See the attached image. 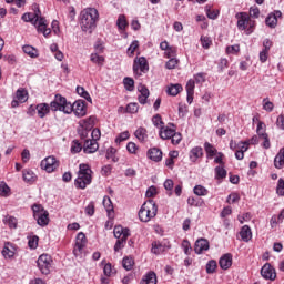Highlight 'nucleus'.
Here are the masks:
<instances>
[{
	"label": "nucleus",
	"mask_w": 284,
	"mask_h": 284,
	"mask_svg": "<svg viewBox=\"0 0 284 284\" xmlns=\"http://www.w3.org/2000/svg\"><path fill=\"white\" fill-rule=\"evenodd\" d=\"M216 267H217L216 261L214 260L209 261L206 264V273L214 274V272H216Z\"/></svg>",
	"instance_id": "47"
},
{
	"label": "nucleus",
	"mask_w": 284,
	"mask_h": 284,
	"mask_svg": "<svg viewBox=\"0 0 284 284\" xmlns=\"http://www.w3.org/2000/svg\"><path fill=\"white\" fill-rule=\"evenodd\" d=\"M227 176V171L223 166L215 168V179H225Z\"/></svg>",
	"instance_id": "45"
},
{
	"label": "nucleus",
	"mask_w": 284,
	"mask_h": 284,
	"mask_svg": "<svg viewBox=\"0 0 284 284\" xmlns=\"http://www.w3.org/2000/svg\"><path fill=\"white\" fill-rule=\"evenodd\" d=\"M182 248L184 251V254H186V256H190V254L192 252V245L190 244V241L183 240L182 241Z\"/></svg>",
	"instance_id": "55"
},
{
	"label": "nucleus",
	"mask_w": 284,
	"mask_h": 284,
	"mask_svg": "<svg viewBox=\"0 0 284 284\" xmlns=\"http://www.w3.org/2000/svg\"><path fill=\"white\" fill-rule=\"evenodd\" d=\"M170 126H161L160 129V138H162L164 141L168 139H172L174 132H176V128L174 126V124H170Z\"/></svg>",
	"instance_id": "17"
},
{
	"label": "nucleus",
	"mask_w": 284,
	"mask_h": 284,
	"mask_svg": "<svg viewBox=\"0 0 284 284\" xmlns=\"http://www.w3.org/2000/svg\"><path fill=\"white\" fill-rule=\"evenodd\" d=\"M71 112L78 118L81 119L88 114V106L85 105V101L78 100L73 104L70 103Z\"/></svg>",
	"instance_id": "9"
},
{
	"label": "nucleus",
	"mask_w": 284,
	"mask_h": 284,
	"mask_svg": "<svg viewBox=\"0 0 284 284\" xmlns=\"http://www.w3.org/2000/svg\"><path fill=\"white\" fill-rule=\"evenodd\" d=\"M126 241H128V233L124 234V237H121L120 240L116 241L114 245V252H121V250L125 247Z\"/></svg>",
	"instance_id": "38"
},
{
	"label": "nucleus",
	"mask_w": 284,
	"mask_h": 284,
	"mask_svg": "<svg viewBox=\"0 0 284 284\" xmlns=\"http://www.w3.org/2000/svg\"><path fill=\"white\" fill-rule=\"evenodd\" d=\"M128 139H130V132L124 131L115 139V143H123V141H128Z\"/></svg>",
	"instance_id": "58"
},
{
	"label": "nucleus",
	"mask_w": 284,
	"mask_h": 284,
	"mask_svg": "<svg viewBox=\"0 0 284 284\" xmlns=\"http://www.w3.org/2000/svg\"><path fill=\"white\" fill-rule=\"evenodd\" d=\"M241 52V45L234 44L226 47V54H239Z\"/></svg>",
	"instance_id": "51"
},
{
	"label": "nucleus",
	"mask_w": 284,
	"mask_h": 284,
	"mask_svg": "<svg viewBox=\"0 0 284 284\" xmlns=\"http://www.w3.org/2000/svg\"><path fill=\"white\" fill-rule=\"evenodd\" d=\"M150 70L148 60L144 57L136 58L133 63V72L136 77H141V72L145 73Z\"/></svg>",
	"instance_id": "10"
},
{
	"label": "nucleus",
	"mask_w": 284,
	"mask_h": 284,
	"mask_svg": "<svg viewBox=\"0 0 284 284\" xmlns=\"http://www.w3.org/2000/svg\"><path fill=\"white\" fill-rule=\"evenodd\" d=\"M261 276H263L265 281H276V270L273 268L270 263H266L261 268Z\"/></svg>",
	"instance_id": "14"
},
{
	"label": "nucleus",
	"mask_w": 284,
	"mask_h": 284,
	"mask_svg": "<svg viewBox=\"0 0 284 284\" xmlns=\"http://www.w3.org/2000/svg\"><path fill=\"white\" fill-rule=\"evenodd\" d=\"M41 169L48 172L49 174L54 172L59 168V161L57 158L50 155L41 161Z\"/></svg>",
	"instance_id": "11"
},
{
	"label": "nucleus",
	"mask_w": 284,
	"mask_h": 284,
	"mask_svg": "<svg viewBox=\"0 0 284 284\" xmlns=\"http://www.w3.org/2000/svg\"><path fill=\"white\" fill-rule=\"evenodd\" d=\"M276 194L278 196H284V180L283 178H280L276 186Z\"/></svg>",
	"instance_id": "57"
},
{
	"label": "nucleus",
	"mask_w": 284,
	"mask_h": 284,
	"mask_svg": "<svg viewBox=\"0 0 284 284\" xmlns=\"http://www.w3.org/2000/svg\"><path fill=\"white\" fill-rule=\"evenodd\" d=\"M274 166L277 170H283L284 168V148L280 149L278 153L274 159Z\"/></svg>",
	"instance_id": "28"
},
{
	"label": "nucleus",
	"mask_w": 284,
	"mask_h": 284,
	"mask_svg": "<svg viewBox=\"0 0 284 284\" xmlns=\"http://www.w3.org/2000/svg\"><path fill=\"white\" fill-rule=\"evenodd\" d=\"M99 150V142L94 140H84L83 152L85 154H94Z\"/></svg>",
	"instance_id": "16"
},
{
	"label": "nucleus",
	"mask_w": 284,
	"mask_h": 284,
	"mask_svg": "<svg viewBox=\"0 0 284 284\" xmlns=\"http://www.w3.org/2000/svg\"><path fill=\"white\" fill-rule=\"evenodd\" d=\"M22 179H23V182H24V183H30V184H32V183H36L38 176H37V174H36L32 170H30V169H24V170L22 171Z\"/></svg>",
	"instance_id": "21"
},
{
	"label": "nucleus",
	"mask_w": 284,
	"mask_h": 284,
	"mask_svg": "<svg viewBox=\"0 0 284 284\" xmlns=\"http://www.w3.org/2000/svg\"><path fill=\"white\" fill-rule=\"evenodd\" d=\"M3 223L10 227V230H17V225L19 224V221L17 217L12 215H6L3 217Z\"/></svg>",
	"instance_id": "33"
},
{
	"label": "nucleus",
	"mask_w": 284,
	"mask_h": 284,
	"mask_svg": "<svg viewBox=\"0 0 284 284\" xmlns=\"http://www.w3.org/2000/svg\"><path fill=\"white\" fill-rule=\"evenodd\" d=\"M134 136L140 141V143H145L148 141V129L140 126L134 132Z\"/></svg>",
	"instance_id": "29"
},
{
	"label": "nucleus",
	"mask_w": 284,
	"mask_h": 284,
	"mask_svg": "<svg viewBox=\"0 0 284 284\" xmlns=\"http://www.w3.org/2000/svg\"><path fill=\"white\" fill-rule=\"evenodd\" d=\"M183 92V85L176 83V84H169L166 88V94L169 97H176L179 93Z\"/></svg>",
	"instance_id": "24"
},
{
	"label": "nucleus",
	"mask_w": 284,
	"mask_h": 284,
	"mask_svg": "<svg viewBox=\"0 0 284 284\" xmlns=\"http://www.w3.org/2000/svg\"><path fill=\"white\" fill-rule=\"evenodd\" d=\"M88 244V237H85V233L80 232L77 235L75 240V247L73 250L74 256H81V252H83V248Z\"/></svg>",
	"instance_id": "12"
},
{
	"label": "nucleus",
	"mask_w": 284,
	"mask_h": 284,
	"mask_svg": "<svg viewBox=\"0 0 284 284\" xmlns=\"http://www.w3.org/2000/svg\"><path fill=\"white\" fill-rule=\"evenodd\" d=\"M152 123H153V125H155V128H160V130H161V128H163V120L161 119V116L159 114H156L152 118Z\"/></svg>",
	"instance_id": "60"
},
{
	"label": "nucleus",
	"mask_w": 284,
	"mask_h": 284,
	"mask_svg": "<svg viewBox=\"0 0 284 284\" xmlns=\"http://www.w3.org/2000/svg\"><path fill=\"white\" fill-rule=\"evenodd\" d=\"M10 186L6 182H0V196H9Z\"/></svg>",
	"instance_id": "48"
},
{
	"label": "nucleus",
	"mask_w": 284,
	"mask_h": 284,
	"mask_svg": "<svg viewBox=\"0 0 284 284\" xmlns=\"http://www.w3.org/2000/svg\"><path fill=\"white\" fill-rule=\"evenodd\" d=\"M97 121V118L94 115H91L87 119L80 120L79 125L82 128V130H91L94 128V122Z\"/></svg>",
	"instance_id": "23"
},
{
	"label": "nucleus",
	"mask_w": 284,
	"mask_h": 284,
	"mask_svg": "<svg viewBox=\"0 0 284 284\" xmlns=\"http://www.w3.org/2000/svg\"><path fill=\"white\" fill-rule=\"evenodd\" d=\"M124 88L128 90V92H133L134 91V79L132 78H124L123 80Z\"/></svg>",
	"instance_id": "43"
},
{
	"label": "nucleus",
	"mask_w": 284,
	"mask_h": 284,
	"mask_svg": "<svg viewBox=\"0 0 284 284\" xmlns=\"http://www.w3.org/2000/svg\"><path fill=\"white\" fill-rule=\"evenodd\" d=\"M14 252H16V250H14V246L12 245V243L6 242L1 254H2L3 258H13Z\"/></svg>",
	"instance_id": "22"
},
{
	"label": "nucleus",
	"mask_w": 284,
	"mask_h": 284,
	"mask_svg": "<svg viewBox=\"0 0 284 284\" xmlns=\"http://www.w3.org/2000/svg\"><path fill=\"white\" fill-rule=\"evenodd\" d=\"M37 263L41 274H50V268L52 267V257L50 255H40Z\"/></svg>",
	"instance_id": "8"
},
{
	"label": "nucleus",
	"mask_w": 284,
	"mask_h": 284,
	"mask_svg": "<svg viewBox=\"0 0 284 284\" xmlns=\"http://www.w3.org/2000/svg\"><path fill=\"white\" fill-rule=\"evenodd\" d=\"M148 156L151 161L159 163L163 159V152L159 148H152L148 151Z\"/></svg>",
	"instance_id": "20"
},
{
	"label": "nucleus",
	"mask_w": 284,
	"mask_h": 284,
	"mask_svg": "<svg viewBox=\"0 0 284 284\" xmlns=\"http://www.w3.org/2000/svg\"><path fill=\"white\" fill-rule=\"evenodd\" d=\"M235 19H237L239 30H245V34H252V32H254V28H256V21L252 20L247 12L236 13Z\"/></svg>",
	"instance_id": "5"
},
{
	"label": "nucleus",
	"mask_w": 284,
	"mask_h": 284,
	"mask_svg": "<svg viewBox=\"0 0 284 284\" xmlns=\"http://www.w3.org/2000/svg\"><path fill=\"white\" fill-rule=\"evenodd\" d=\"M116 26H118L119 30H125V28H128V20L125 19L124 14L119 16Z\"/></svg>",
	"instance_id": "44"
},
{
	"label": "nucleus",
	"mask_w": 284,
	"mask_h": 284,
	"mask_svg": "<svg viewBox=\"0 0 284 284\" xmlns=\"http://www.w3.org/2000/svg\"><path fill=\"white\" fill-rule=\"evenodd\" d=\"M99 21V11L94 8H87L81 12L80 26L83 32L92 34V30L97 28Z\"/></svg>",
	"instance_id": "1"
},
{
	"label": "nucleus",
	"mask_w": 284,
	"mask_h": 284,
	"mask_svg": "<svg viewBox=\"0 0 284 284\" xmlns=\"http://www.w3.org/2000/svg\"><path fill=\"white\" fill-rule=\"evenodd\" d=\"M84 212L88 216H94V202H90Z\"/></svg>",
	"instance_id": "64"
},
{
	"label": "nucleus",
	"mask_w": 284,
	"mask_h": 284,
	"mask_svg": "<svg viewBox=\"0 0 284 284\" xmlns=\"http://www.w3.org/2000/svg\"><path fill=\"white\" fill-rule=\"evenodd\" d=\"M122 267L126 270V272H130L132 267H134V258L126 256L122 260Z\"/></svg>",
	"instance_id": "36"
},
{
	"label": "nucleus",
	"mask_w": 284,
	"mask_h": 284,
	"mask_svg": "<svg viewBox=\"0 0 284 284\" xmlns=\"http://www.w3.org/2000/svg\"><path fill=\"white\" fill-rule=\"evenodd\" d=\"M115 154H116V149L111 146L106 150V159H111L113 163H116L119 161V158H116Z\"/></svg>",
	"instance_id": "46"
},
{
	"label": "nucleus",
	"mask_w": 284,
	"mask_h": 284,
	"mask_svg": "<svg viewBox=\"0 0 284 284\" xmlns=\"http://www.w3.org/2000/svg\"><path fill=\"white\" fill-rule=\"evenodd\" d=\"M201 156H203V148L195 146L191 150L190 159H191L192 163H196V161H199V159H201Z\"/></svg>",
	"instance_id": "31"
},
{
	"label": "nucleus",
	"mask_w": 284,
	"mask_h": 284,
	"mask_svg": "<svg viewBox=\"0 0 284 284\" xmlns=\"http://www.w3.org/2000/svg\"><path fill=\"white\" fill-rule=\"evenodd\" d=\"M248 17L250 19H258V17H261V10L258 7H251Z\"/></svg>",
	"instance_id": "56"
},
{
	"label": "nucleus",
	"mask_w": 284,
	"mask_h": 284,
	"mask_svg": "<svg viewBox=\"0 0 284 284\" xmlns=\"http://www.w3.org/2000/svg\"><path fill=\"white\" fill-rule=\"evenodd\" d=\"M181 141H183V135H181V133L175 131L174 134L171 135V143L173 145H179V143H181Z\"/></svg>",
	"instance_id": "53"
},
{
	"label": "nucleus",
	"mask_w": 284,
	"mask_h": 284,
	"mask_svg": "<svg viewBox=\"0 0 284 284\" xmlns=\"http://www.w3.org/2000/svg\"><path fill=\"white\" fill-rule=\"evenodd\" d=\"M194 88H195L194 80H189L186 83V94H194Z\"/></svg>",
	"instance_id": "63"
},
{
	"label": "nucleus",
	"mask_w": 284,
	"mask_h": 284,
	"mask_svg": "<svg viewBox=\"0 0 284 284\" xmlns=\"http://www.w3.org/2000/svg\"><path fill=\"white\" fill-rule=\"evenodd\" d=\"M103 206L106 210L109 216L110 214H112L114 212V205L112 204V199H110V196L105 195L103 197Z\"/></svg>",
	"instance_id": "35"
},
{
	"label": "nucleus",
	"mask_w": 284,
	"mask_h": 284,
	"mask_svg": "<svg viewBox=\"0 0 284 284\" xmlns=\"http://www.w3.org/2000/svg\"><path fill=\"white\" fill-rule=\"evenodd\" d=\"M90 59L92 63H95L97 65H103V63H105V58L103 55H99L98 53H92Z\"/></svg>",
	"instance_id": "42"
},
{
	"label": "nucleus",
	"mask_w": 284,
	"mask_h": 284,
	"mask_svg": "<svg viewBox=\"0 0 284 284\" xmlns=\"http://www.w3.org/2000/svg\"><path fill=\"white\" fill-rule=\"evenodd\" d=\"M239 201H241L239 193H231L226 200L227 203H239Z\"/></svg>",
	"instance_id": "62"
},
{
	"label": "nucleus",
	"mask_w": 284,
	"mask_h": 284,
	"mask_svg": "<svg viewBox=\"0 0 284 284\" xmlns=\"http://www.w3.org/2000/svg\"><path fill=\"white\" fill-rule=\"evenodd\" d=\"M168 250H170V245L163 243V242H153L152 243V248H151V252L152 254H163V252H168Z\"/></svg>",
	"instance_id": "18"
},
{
	"label": "nucleus",
	"mask_w": 284,
	"mask_h": 284,
	"mask_svg": "<svg viewBox=\"0 0 284 284\" xmlns=\"http://www.w3.org/2000/svg\"><path fill=\"white\" fill-rule=\"evenodd\" d=\"M28 245L30 250H37V247H39V236L33 235L32 237H30Z\"/></svg>",
	"instance_id": "50"
},
{
	"label": "nucleus",
	"mask_w": 284,
	"mask_h": 284,
	"mask_svg": "<svg viewBox=\"0 0 284 284\" xmlns=\"http://www.w3.org/2000/svg\"><path fill=\"white\" fill-rule=\"evenodd\" d=\"M164 189L169 192V196H172V190H174V181H172V179L165 180Z\"/></svg>",
	"instance_id": "54"
},
{
	"label": "nucleus",
	"mask_w": 284,
	"mask_h": 284,
	"mask_svg": "<svg viewBox=\"0 0 284 284\" xmlns=\"http://www.w3.org/2000/svg\"><path fill=\"white\" fill-rule=\"evenodd\" d=\"M113 234L118 240L125 239V234L128 239L130 236V229H124L123 226H115L113 230Z\"/></svg>",
	"instance_id": "26"
},
{
	"label": "nucleus",
	"mask_w": 284,
	"mask_h": 284,
	"mask_svg": "<svg viewBox=\"0 0 284 284\" xmlns=\"http://www.w3.org/2000/svg\"><path fill=\"white\" fill-rule=\"evenodd\" d=\"M179 65V59L170 58V60L165 63L166 70H174Z\"/></svg>",
	"instance_id": "52"
},
{
	"label": "nucleus",
	"mask_w": 284,
	"mask_h": 284,
	"mask_svg": "<svg viewBox=\"0 0 284 284\" xmlns=\"http://www.w3.org/2000/svg\"><path fill=\"white\" fill-rule=\"evenodd\" d=\"M81 150H83V146L81 145V143H79V141L74 140L73 144L71 146V152L73 154H79V152H81Z\"/></svg>",
	"instance_id": "59"
},
{
	"label": "nucleus",
	"mask_w": 284,
	"mask_h": 284,
	"mask_svg": "<svg viewBox=\"0 0 284 284\" xmlns=\"http://www.w3.org/2000/svg\"><path fill=\"white\" fill-rule=\"evenodd\" d=\"M92 169L90 164L81 163L79 165L78 178L74 181V185L78 190H85L90 183H92Z\"/></svg>",
	"instance_id": "3"
},
{
	"label": "nucleus",
	"mask_w": 284,
	"mask_h": 284,
	"mask_svg": "<svg viewBox=\"0 0 284 284\" xmlns=\"http://www.w3.org/2000/svg\"><path fill=\"white\" fill-rule=\"evenodd\" d=\"M36 110L38 112V116L40 119H44V116L50 113V105L48 103H40L36 106Z\"/></svg>",
	"instance_id": "30"
},
{
	"label": "nucleus",
	"mask_w": 284,
	"mask_h": 284,
	"mask_svg": "<svg viewBox=\"0 0 284 284\" xmlns=\"http://www.w3.org/2000/svg\"><path fill=\"white\" fill-rule=\"evenodd\" d=\"M193 192L196 194V196H207L209 194L207 189H205L203 185H195Z\"/></svg>",
	"instance_id": "41"
},
{
	"label": "nucleus",
	"mask_w": 284,
	"mask_h": 284,
	"mask_svg": "<svg viewBox=\"0 0 284 284\" xmlns=\"http://www.w3.org/2000/svg\"><path fill=\"white\" fill-rule=\"evenodd\" d=\"M156 273L150 271L145 275H143L142 280L140 281V284H156Z\"/></svg>",
	"instance_id": "27"
},
{
	"label": "nucleus",
	"mask_w": 284,
	"mask_h": 284,
	"mask_svg": "<svg viewBox=\"0 0 284 284\" xmlns=\"http://www.w3.org/2000/svg\"><path fill=\"white\" fill-rule=\"evenodd\" d=\"M240 236L244 243H248V241H252V229L248 225L242 226Z\"/></svg>",
	"instance_id": "25"
},
{
	"label": "nucleus",
	"mask_w": 284,
	"mask_h": 284,
	"mask_svg": "<svg viewBox=\"0 0 284 284\" xmlns=\"http://www.w3.org/2000/svg\"><path fill=\"white\" fill-rule=\"evenodd\" d=\"M204 150L206 152L207 159H213L217 154L216 148H214V145L210 144V142H206L204 144Z\"/></svg>",
	"instance_id": "34"
},
{
	"label": "nucleus",
	"mask_w": 284,
	"mask_h": 284,
	"mask_svg": "<svg viewBox=\"0 0 284 284\" xmlns=\"http://www.w3.org/2000/svg\"><path fill=\"white\" fill-rule=\"evenodd\" d=\"M210 250V242L205 239H199L195 242L194 252L195 254H203Z\"/></svg>",
	"instance_id": "15"
},
{
	"label": "nucleus",
	"mask_w": 284,
	"mask_h": 284,
	"mask_svg": "<svg viewBox=\"0 0 284 284\" xmlns=\"http://www.w3.org/2000/svg\"><path fill=\"white\" fill-rule=\"evenodd\" d=\"M281 17H283V12H281V10H275L267 14L265 19V24L267 26V28L274 30V28L278 26V19H281Z\"/></svg>",
	"instance_id": "13"
},
{
	"label": "nucleus",
	"mask_w": 284,
	"mask_h": 284,
	"mask_svg": "<svg viewBox=\"0 0 284 284\" xmlns=\"http://www.w3.org/2000/svg\"><path fill=\"white\" fill-rule=\"evenodd\" d=\"M156 212H159V207L154 203V200H148L142 204L138 216L142 223H150L156 216Z\"/></svg>",
	"instance_id": "4"
},
{
	"label": "nucleus",
	"mask_w": 284,
	"mask_h": 284,
	"mask_svg": "<svg viewBox=\"0 0 284 284\" xmlns=\"http://www.w3.org/2000/svg\"><path fill=\"white\" fill-rule=\"evenodd\" d=\"M23 53L28 54V57H30L31 59H37V57H39V51L30 45V44H26L24 47H22Z\"/></svg>",
	"instance_id": "32"
},
{
	"label": "nucleus",
	"mask_w": 284,
	"mask_h": 284,
	"mask_svg": "<svg viewBox=\"0 0 284 284\" xmlns=\"http://www.w3.org/2000/svg\"><path fill=\"white\" fill-rule=\"evenodd\" d=\"M219 265L221 270H230L232 267V254L226 253L220 257Z\"/></svg>",
	"instance_id": "19"
},
{
	"label": "nucleus",
	"mask_w": 284,
	"mask_h": 284,
	"mask_svg": "<svg viewBox=\"0 0 284 284\" xmlns=\"http://www.w3.org/2000/svg\"><path fill=\"white\" fill-rule=\"evenodd\" d=\"M258 138L261 139V141H263L262 148H264V150H270L272 144L270 143V135L267 134V132L260 134Z\"/></svg>",
	"instance_id": "40"
},
{
	"label": "nucleus",
	"mask_w": 284,
	"mask_h": 284,
	"mask_svg": "<svg viewBox=\"0 0 284 284\" xmlns=\"http://www.w3.org/2000/svg\"><path fill=\"white\" fill-rule=\"evenodd\" d=\"M16 99H18L20 103H26V101H28V91L24 89H18L16 92Z\"/></svg>",
	"instance_id": "37"
},
{
	"label": "nucleus",
	"mask_w": 284,
	"mask_h": 284,
	"mask_svg": "<svg viewBox=\"0 0 284 284\" xmlns=\"http://www.w3.org/2000/svg\"><path fill=\"white\" fill-rule=\"evenodd\" d=\"M77 92L79 97H82V99H85V101H89V103H92V97H90V93L85 91L83 87H77Z\"/></svg>",
	"instance_id": "39"
},
{
	"label": "nucleus",
	"mask_w": 284,
	"mask_h": 284,
	"mask_svg": "<svg viewBox=\"0 0 284 284\" xmlns=\"http://www.w3.org/2000/svg\"><path fill=\"white\" fill-rule=\"evenodd\" d=\"M22 21L33 23L38 32H41L44 37H50L52 32V30H50L45 23V18L41 17V11L39 10L34 13H24L22 16Z\"/></svg>",
	"instance_id": "2"
},
{
	"label": "nucleus",
	"mask_w": 284,
	"mask_h": 284,
	"mask_svg": "<svg viewBox=\"0 0 284 284\" xmlns=\"http://www.w3.org/2000/svg\"><path fill=\"white\" fill-rule=\"evenodd\" d=\"M50 108L52 112H63L64 114H72V108L68 99L61 94H55L54 100L51 101Z\"/></svg>",
	"instance_id": "6"
},
{
	"label": "nucleus",
	"mask_w": 284,
	"mask_h": 284,
	"mask_svg": "<svg viewBox=\"0 0 284 284\" xmlns=\"http://www.w3.org/2000/svg\"><path fill=\"white\" fill-rule=\"evenodd\" d=\"M126 112H129V114H136V112H139V103L136 102L129 103L126 105Z\"/></svg>",
	"instance_id": "49"
},
{
	"label": "nucleus",
	"mask_w": 284,
	"mask_h": 284,
	"mask_svg": "<svg viewBox=\"0 0 284 284\" xmlns=\"http://www.w3.org/2000/svg\"><path fill=\"white\" fill-rule=\"evenodd\" d=\"M33 219H36L38 225L45 227L50 223V213L43 209L40 204H34L32 206Z\"/></svg>",
	"instance_id": "7"
},
{
	"label": "nucleus",
	"mask_w": 284,
	"mask_h": 284,
	"mask_svg": "<svg viewBox=\"0 0 284 284\" xmlns=\"http://www.w3.org/2000/svg\"><path fill=\"white\" fill-rule=\"evenodd\" d=\"M103 274L104 276H112V274H114V271L112 270V264L111 263H106L103 267Z\"/></svg>",
	"instance_id": "61"
}]
</instances>
